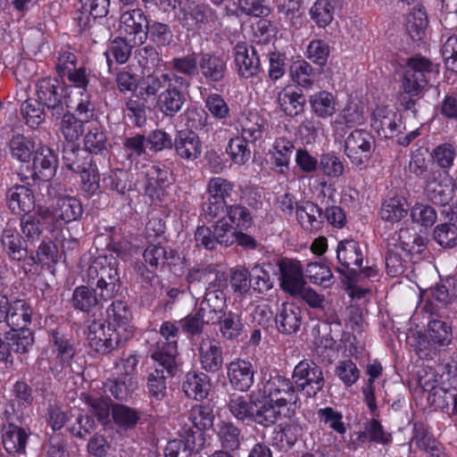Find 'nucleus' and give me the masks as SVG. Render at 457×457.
Returning <instances> with one entry per match:
<instances>
[{
  "label": "nucleus",
  "mask_w": 457,
  "mask_h": 457,
  "mask_svg": "<svg viewBox=\"0 0 457 457\" xmlns=\"http://www.w3.org/2000/svg\"><path fill=\"white\" fill-rule=\"evenodd\" d=\"M225 309L226 297L223 291L208 288L199 309L206 318V324H215L226 313Z\"/></svg>",
  "instance_id": "5701e85b"
},
{
  "label": "nucleus",
  "mask_w": 457,
  "mask_h": 457,
  "mask_svg": "<svg viewBox=\"0 0 457 457\" xmlns=\"http://www.w3.org/2000/svg\"><path fill=\"white\" fill-rule=\"evenodd\" d=\"M400 122V115L388 106L377 107L372 113L371 127L378 136L385 138L395 136Z\"/></svg>",
  "instance_id": "a211bd4d"
},
{
  "label": "nucleus",
  "mask_w": 457,
  "mask_h": 457,
  "mask_svg": "<svg viewBox=\"0 0 457 457\" xmlns=\"http://www.w3.org/2000/svg\"><path fill=\"white\" fill-rule=\"evenodd\" d=\"M176 154L187 161H194L202 154V142L199 137L191 130H180L174 138Z\"/></svg>",
  "instance_id": "393cba45"
},
{
  "label": "nucleus",
  "mask_w": 457,
  "mask_h": 457,
  "mask_svg": "<svg viewBox=\"0 0 457 457\" xmlns=\"http://www.w3.org/2000/svg\"><path fill=\"white\" fill-rule=\"evenodd\" d=\"M247 142H249L248 139L242 136L229 140L227 153L234 163L243 165L250 160L251 150L248 147Z\"/></svg>",
  "instance_id": "052dcab7"
},
{
  "label": "nucleus",
  "mask_w": 457,
  "mask_h": 457,
  "mask_svg": "<svg viewBox=\"0 0 457 457\" xmlns=\"http://www.w3.org/2000/svg\"><path fill=\"white\" fill-rule=\"evenodd\" d=\"M32 309L24 300L12 301V306L4 322L13 330L24 329L31 321Z\"/></svg>",
  "instance_id": "473e14b6"
},
{
  "label": "nucleus",
  "mask_w": 457,
  "mask_h": 457,
  "mask_svg": "<svg viewBox=\"0 0 457 457\" xmlns=\"http://www.w3.org/2000/svg\"><path fill=\"white\" fill-rule=\"evenodd\" d=\"M148 21L141 9L124 12L120 18L119 31L134 45H142L147 38Z\"/></svg>",
  "instance_id": "9d476101"
},
{
  "label": "nucleus",
  "mask_w": 457,
  "mask_h": 457,
  "mask_svg": "<svg viewBox=\"0 0 457 457\" xmlns=\"http://www.w3.org/2000/svg\"><path fill=\"white\" fill-rule=\"evenodd\" d=\"M185 100L182 91L171 83L158 96L157 107L165 116L173 117L181 110Z\"/></svg>",
  "instance_id": "c756f323"
},
{
  "label": "nucleus",
  "mask_w": 457,
  "mask_h": 457,
  "mask_svg": "<svg viewBox=\"0 0 457 457\" xmlns=\"http://www.w3.org/2000/svg\"><path fill=\"white\" fill-rule=\"evenodd\" d=\"M281 408L262 396V400L259 398L257 408H254L252 422L270 427L278 421L281 415Z\"/></svg>",
  "instance_id": "ea45409f"
},
{
  "label": "nucleus",
  "mask_w": 457,
  "mask_h": 457,
  "mask_svg": "<svg viewBox=\"0 0 457 457\" xmlns=\"http://www.w3.org/2000/svg\"><path fill=\"white\" fill-rule=\"evenodd\" d=\"M108 324L118 332L129 330V337L134 334V328L130 325L132 313L127 303L118 300L114 301L107 309Z\"/></svg>",
  "instance_id": "c85d7f7f"
},
{
  "label": "nucleus",
  "mask_w": 457,
  "mask_h": 457,
  "mask_svg": "<svg viewBox=\"0 0 457 457\" xmlns=\"http://www.w3.org/2000/svg\"><path fill=\"white\" fill-rule=\"evenodd\" d=\"M9 209L15 214L26 215L35 210V197L25 185H14L6 192Z\"/></svg>",
  "instance_id": "aec40b11"
},
{
  "label": "nucleus",
  "mask_w": 457,
  "mask_h": 457,
  "mask_svg": "<svg viewBox=\"0 0 457 457\" xmlns=\"http://www.w3.org/2000/svg\"><path fill=\"white\" fill-rule=\"evenodd\" d=\"M259 395L252 392L248 395L232 394L227 403L230 414L238 421L252 422L254 408H257Z\"/></svg>",
  "instance_id": "412c9836"
},
{
  "label": "nucleus",
  "mask_w": 457,
  "mask_h": 457,
  "mask_svg": "<svg viewBox=\"0 0 457 457\" xmlns=\"http://www.w3.org/2000/svg\"><path fill=\"white\" fill-rule=\"evenodd\" d=\"M428 344L435 349L448 345L452 341V329L445 321L432 320L428 322L427 329Z\"/></svg>",
  "instance_id": "c03bdc74"
},
{
  "label": "nucleus",
  "mask_w": 457,
  "mask_h": 457,
  "mask_svg": "<svg viewBox=\"0 0 457 457\" xmlns=\"http://www.w3.org/2000/svg\"><path fill=\"white\" fill-rule=\"evenodd\" d=\"M335 7L330 0H317L310 9L312 20L320 28H326L334 19Z\"/></svg>",
  "instance_id": "6e6d98bb"
},
{
  "label": "nucleus",
  "mask_w": 457,
  "mask_h": 457,
  "mask_svg": "<svg viewBox=\"0 0 457 457\" xmlns=\"http://www.w3.org/2000/svg\"><path fill=\"white\" fill-rule=\"evenodd\" d=\"M254 370L253 364L245 360L237 359L228 365V378L235 388L247 391L253 384Z\"/></svg>",
  "instance_id": "4be33fe9"
},
{
  "label": "nucleus",
  "mask_w": 457,
  "mask_h": 457,
  "mask_svg": "<svg viewBox=\"0 0 457 457\" xmlns=\"http://www.w3.org/2000/svg\"><path fill=\"white\" fill-rule=\"evenodd\" d=\"M364 121L363 111L359 104L349 101L344 109L337 114L334 124L345 125L352 128L361 125Z\"/></svg>",
  "instance_id": "4d7b16f0"
},
{
  "label": "nucleus",
  "mask_w": 457,
  "mask_h": 457,
  "mask_svg": "<svg viewBox=\"0 0 457 457\" xmlns=\"http://www.w3.org/2000/svg\"><path fill=\"white\" fill-rule=\"evenodd\" d=\"M27 439L28 435L22 428L9 424L3 428V445L11 454L24 453Z\"/></svg>",
  "instance_id": "f704fd0d"
},
{
  "label": "nucleus",
  "mask_w": 457,
  "mask_h": 457,
  "mask_svg": "<svg viewBox=\"0 0 457 457\" xmlns=\"http://www.w3.org/2000/svg\"><path fill=\"white\" fill-rule=\"evenodd\" d=\"M160 338L150 348V355L154 361H162L170 368L178 355L179 326L173 321H163L159 328Z\"/></svg>",
  "instance_id": "423d86ee"
},
{
  "label": "nucleus",
  "mask_w": 457,
  "mask_h": 457,
  "mask_svg": "<svg viewBox=\"0 0 457 457\" xmlns=\"http://www.w3.org/2000/svg\"><path fill=\"white\" fill-rule=\"evenodd\" d=\"M281 288L291 295H299L305 285L303 268L299 261L282 259L278 262Z\"/></svg>",
  "instance_id": "4468645a"
},
{
  "label": "nucleus",
  "mask_w": 457,
  "mask_h": 457,
  "mask_svg": "<svg viewBox=\"0 0 457 457\" xmlns=\"http://www.w3.org/2000/svg\"><path fill=\"white\" fill-rule=\"evenodd\" d=\"M129 330L118 332L109 324L93 321L87 329V341L90 348L98 353L105 354L129 338Z\"/></svg>",
  "instance_id": "39448f33"
},
{
  "label": "nucleus",
  "mask_w": 457,
  "mask_h": 457,
  "mask_svg": "<svg viewBox=\"0 0 457 457\" xmlns=\"http://www.w3.org/2000/svg\"><path fill=\"white\" fill-rule=\"evenodd\" d=\"M289 72L292 79L303 87H311L316 79V72L304 60L294 62L290 66Z\"/></svg>",
  "instance_id": "3c124183"
},
{
  "label": "nucleus",
  "mask_w": 457,
  "mask_h": 457,
  "mask_svg": "<svg viewBox=\"0 0 457 457\" xmlns=\"http://www.w3.org/2000/svg\"><path fill=\"white\" fill-rule=\"evenodd\" d=\"M184 17L186 21L191 20L190 22H187V26L196 27L204 31L212 32L220 25L216 11L206 4L193 5L188 12H185Z\"/></svg>",
  "instance_id": "6ab92c4d"
},
{
  "label": "nucleus",
  "mask_w": 457,
  "mask_h": 457,
  "mask_svg": "<svg viewBox=\"0 0 457 457\" xmlns=\"http://www.w3.org/2000/svg\"><path fill=\"white\" fill-rule=\"evenodd\" d=\"M219 324V331L226 341L235 342L239 339L244 331V325L239 315L228 312L216 322Z\"/></svg>",
  "instance_id": "79ce46f5"
},
{
  "label": "nucleus",
  "mask_w": 457,
  "mask_h": 457,
  "mask_svg": "<svg viewBox=\"0 0 457 457\" xmlns=\"http://www.w3.org/2000/svg\"><path fill=\"white\" fill-rule=\"evenodd\" d=\"M137 386V379H132L131 378H124L119 376H117V378L108 379L104 383L105 392H109L118 400H126Z\"/></svg>",
  "instance_id": "8fccbe9b"
},
{
  "label": "nucleus",
  "mask_w": 457,
  "mask_h": 457,
  "mask_svg": "<svg viewBox=\"0 0 457 457\" xmlns=\"http://www.w3.org/2000/svg\"><path fill=\"white\" fill-rule=\"evenodd\" d=\"M154 361V370L149 374L147 379L148 393L156 400H162L166 395V378L174 375L176 361L171 363L170 368L163 364L162 361Z\"/></svg>",
  "instance_id": "b1692460"
},
{
  "label": "nucleus",
  "mask_w": 457,
  "mask_h": 457,
  "mask_svg": "<svg viewBox=\"0 0 457 457\" xmlns=\"http://www.w3.org/2000/svg\"><path fill=\"white\" fill-rule=\"evenodd\" d=\"M37 100L46 108L53 119L60 120L69 103L64 84L55 78H43L36 85Z\"/></svg>",
  "instance_id": "f03ea898"
},
{
  "label": "nucleus",
  "mask_w": 457,
  "mask_h": 457,
  "mask_svg": "<svg viewBox=\"0 0 457 457\" xmlns=\"http://www.w3.org/2000/svg\"><path fill=\"white\" fill-rule=\"evenodd\" d=\"M199 68L206 79L217 82L225 75L226 62L220 56L204 54L200 60Z\"/></svg>",
  "instance_id": "a19ab883"
},
{
  "label": "nucleus",
  "mask_w": 457,
  "mask_h": 457,
  "mask_svg": "<svg viewBox=\"0 0 457 457\" xmlns=\"http://www.w3.org/2000/svg\"><path fill=\"white\" fill-rule=\"evenodd\" d=\"M405 200L400 197H392L385 201L380 209V217L388 222H398L407 214Z\"/></svg>",
  "instance_id": "864d4df0"
},
{
  "label": "nucleus",
  "mask_w": 457,
  "mask_h": 457,
  "mask_svg": "<svg viewBox=\"0 0 457 457\" xmlns=\"http://www.w3.org/2000/svg\"><path fill=\"white\" fill-rule=\"evenodd\" d=\"M337 257L341 267L337 270L341 273L345 272L344 269H347L351 273H355L358 270L365 278H374L378 275L375 267L367 266L361 269L362 262V253L359 244L354 240H344L337 245Z\"/></svg>",
  "instance_id": "6e6552de"
},
{
  "label": "nucleus",
  "mask_w": 457,
  "mask_h": 457,
  "mask_svg": "<svg viewBox=\"0 0 457 457\" xmlns=\"http://www.w3.org/2000/svg\"><path fill=\"white\" fill-rule=\"evenodd\" d=\"M216 435L223 449L226 451L237 450L241 445L243 436L241 430L230 421H220L216 425Z\"/></svg>",
  "instance_id": "72a5a7b5"
},
{
  "label": "nucleus",
  "mask_w": 457,
  "mask_h": 457,
  "mask_svg": "<svg viewBox=\"0 0 457 457\" xmlns=\"http://www.w3.org/2000/svg\"><path fill=\"white\" fill-rule=\"evenodd\" d=\"M103 185L105 188L116 191L121 195L131 191L133 188L129 174L124 170H115L110 171L103 178Z\"/></svg>",
  "instance_id": "09e8293b"
},
{
  "label": "nucleus",
  "mask_w": 457,
  "mask_h": 457,
  "mask_svg": "<svg viewBox=\"0 0 457 457\" xmlns=\"http://www.w3.org/2000/svg\"><path fill=\"white\" fill-rule=\"evenodd\" d=\"M372 143L373 139L369 132L355 129L345 138V153L353 164L361 166L369 160Z\"/></svg>",
  "instance_id": "ddd939ff"
},
{
  "label": "nucleus",
  "mask_w": 457,
  "mask_h": 457,
  "mask_svg": "<svg viewBox=\"0 0 457 457\" xmlns=\"http://www.w3.org/2000/svg\"><path fill=\"white\" fill-rule=\"evenodd\" d=\"M306 276L313 284L328 287L334 284V276L330 268L319 262H310L305 269Z\"/></svg>",
  "instance_id": "5fc2aeb1"
},
{
  "label": "nucleus",
  "mask_w": 457,
  "mask_h": 457,
  "mask_svg": "<svg viewBox=\"0 0 457 457\" xmlns=\"http://www.w3.org/2000/svg\"><path fill=\"white\" fill-rule=\"evenodd\" d=\"M210 379L204 373H187L182 388L189 398L196 401L204 400L210 391Z\"/></svg>",
  "instance_id": "2f4dec72"
},
{
  "label": "nucleus",
  "mask_w": 457,
  "mask_h": 457,
  "mask_svg": "<svg viewBox=\"0 0 457 457\" xmlns=\"http://www.w3.org/2000/svg\"><path fill=\"white\" fill-rule=\"evenodd\" d=\"M106 137L96 124H89L85 135L84 146L90 153L98 154L105 149Z\"/></svg>",
  "instance_id": "338daca9"
},
{
  "label": "nucleus",
  "mask_w": 457,
  "mask_h": 457,
  "mask_svg": "<svg viewBox=\"0 0 457 457\" xmlns=\"http://www.w3.org/2000/svg\"><path fill=\"white\" fill-rule=\"evenodd\" d=\"M55 215L65 222L78 220L83 213L80 202L69 195L59 197L54 207Z\"/></svg>",
  "instance_id": "37998d69"
},
{
  "label": "nucleus",
  "mask_w": 457,
  "mask_h": 457,
  "mask_svg": "<svg viewBox=\"0 0 457 457\" xmlns=\"http://www.w3.org/2000/svg\"><path fill=\"white\" fill-rule=\"evenodd\" d=\"M294 150V145L291 141L279 137L274 144L273 163L279 173H285L288 168V163Z\"/></svg>",
  "instance_id": "603ef678"
},
{
  "label": "nucleus",
  "mask_w": 457,
  "mask_h": 457,
  "mask_svg": "<svg viewBox=\"0 0 457 457\" xmlns=\"http://www.w3.org/2000/svg\"><path fill=\"white\" fill-rule=\"evenodd\" d=\"M60 119V131L64 138L70 143L79 140L85 131V122L70 113L68 109Z\"/></svg>",
  "instance_id": "49530a36"
},
{
  "label": "nucleus",
  "mask_w": 457,
  "mask_h": 457,
  "mask_svg": "<svg viewBox=\"0 0 457 457\" xmlns=\"http://www.w3.org/2000/svg\"><path fill=\"white\" fill-rule=\"evenodd\" d=\"M263 397L276 403L278 407L295 404L298 400L293 382L283 376L270 377L263 386Z\"/></svg>",
  "instance_id": "f8f14e48"
},
{
  "label": "nucleus",
  "mask_w": 457,
  "mask_h": 457,
  "mask_svg": "<svg viewBox=\"0 0 457 457\" xmlns=\"http://www.w3.org/2000/svg\"><path fill=\"white\" fill-rule=\"evenodd\" d=\"M214 416L212 410L205 405H195L191 408L187 420L197 429L204 430L213 425Z\"/></svg>",
  "instance_id": "69168bd1"
},
{
  "label": "nucleus",
  "mask_w": 457,
  "mask_h": 457,
  "mask_svg": "<svg viewBox=\"0 0 457 457\" xmlns=\"http://www.w3.org/2000/svg\"><path fill=\"white\" fill-rule=\"evenodd\" d=\"M425 190L428 199L437 205L448 204L454 195L452 179L439 170H430L425 178Z\"/></svg>",
  "instance_id": "9b49d317"
},
{
  "label": "nucleus",
  "mask_w": 457,
  "mask_h": 457,
  "mask_svg": "<svg viewBox=\"0 0 457 457\" xmlns=\"http://www.w3.org/2000/svg\"><path fill=\"white\" fill-rule=\"evenodd\" d=\"M86 277L88 284L96 285L102 298L112 299L118 292V270L115 263L109 262L106 257L96 258L88 266Z\"/></svg>",
  "instance_id": "f257e3e1"
},
{
  "label": "nucleus",
  "mask_w": 457,
  "mask_h": 457,
  "mask_svg": "<svg viewBox=\"0 0 457 457\" xmlns=\"http://www.w3.org/2000/svg\"><path fill=\"white\" fill-rule=\"evenodd\" d=\"M235 64L240 77L249 79L260 70V60L255 48L245 42H239L234 48Z\"/></svg>",
  "instance_id": "dca6fc26"
},
{
  "label": "nucleus",
  "mask_w": 457,
  "mask_h": 457,
  "mask_svg": "<svg viewBox=\"0 0 457 457\" xmlns=\"http://www.w3.org/2000/svg\"><path fill=\"white\" fill-rule=\"evenodd\" d=\"M317 416L321 425L334 430L339 435H344L346 432L342 413L334 410L332 407L320 409L317 412Z\"/></svg>",
  "instance_id": "0e129e2a"
},
{
  "label": "nucleus",
  "mask_w": 457,
  "mask_h": 457,
  "mask_svg": "<svg viewBox=\"0 0 457 457\" xmlns=\"http://www.w3.org/2000/svg\"><path fill=\"white\" fill-rule=\"evenodd\" d=\"M136 46L124 37L114 39L105 53L109 66L111 67L112 59L120 64L126 63L130 56L131 48Z\"/></svg>",
  "instance_id": "bf43d9fd"
},
{
  "label": "nucleus",
  "mask_w": 457,
  "mask_h": 457,
  "mask_svg": "<svg viewBox=\"0 0 457 457\" xmlns=\"http://www.w3.org/2000/svg\"><path fill=\"white\" fill-rule=\"evenodd\" d=\"M293 378L296 387L308 396L316 395L325 384L321 369L310 361H302L295 367Z\"/></svg>",
  "instance_id": "1a4fd4ad"
},
{
  "label": "nucleus",
  "mask_w": 457,
  "mask_h": 457,
  "mask_svg": "<svg viewBox=\"0 0 457 457\" xmlns=\"http://www.w3.org/2000/svg\"><path fill=\"white\" fill-rule=\"evenodd\" d=\"M170 184V172L159 166H152L146 173L145 194L153 200H162L164 188Z\"/></svg>",
  "instance_id": "cd10ccee"
},
{
  "label": "nucleus",
  "mask_w": 457,
  "mask_h": 457,
  "mask_svg": "<svg viewBox=\"0 0 457 457\" xmlns=\"http://www.w3.org/2000/svg\"><path fill=\"white\" fill-rule=\"evenodd\" d=\"M428 26L426 12L421 9L413 10L406 19V29L410 37L414 40H420Z\"/></svg>",
  "instance_id": "e2e57ef3"
},
{
  "label": "nucleus",
  "mask_w": 457,
  "mask_h": 457,
  "mask_svg": "<svg viewBox=\"0 0 457 457\" xmlns=\"http://www.w3.org/2000/svg\"><path fill=\"white\" fill-rule=\"evenodd\" d=\"M276 323L282 333H296L302 325L301 309L293 303H282L276 315Z\"/></svg>",
  "instance_id": "a878e982"
},
{
  "label": "nucleus",
  "mask_w": 457,
  "mask_h": 457,
  "mask_svg": "<svg viewBox=\"0 0 457 457\" xmlns=\"http://www.w3.org/2000/svg\"><path fill=\"white\" fill-rule=\"evenodd\" d=\"M57 159L53 151L46 146L37 149L28 162L21 164L18 175L22 181L29 179L49 180L54 176Z\"/></svg>",
  "instance_id": "20e7f679"
},
{
  "label": "nucleus",
  "mask_w": 457,
  "mask_h": 457,
  "mask_svg": "<svg viewBox=\"0 0 457 457\" xmlns=\"http://www.w3.org/2000/svg\"><path fill=\"white\" fill-rule=\"evenodd\" d=\"M110 300L102 298L101 292L86 286L77 287L72 294L71 303L75 309L89 312L103 307V303Z\"/></svg>",
  "instance_id": "bb28decb"
},
{
  "label": "nucleus",
  "mask_w": 457,
  "mask_h": 457,
  "mask_svg": "<svg viewBox=\"0 0 457 457\" xmlns=\"http://www.w3.org/2000/svg\"><path fill=\"white\" fill-rule=\"evenodd\" d=\"M312 111L321 119L332 117L337 111L336 97L328 91L322 90L312 95L309 98Z\"/></svg>",
  "instance_id": "c9c22d12"
},
{
  "label": "nucleus",
  "mask_w": 457,
  "mask_h": 457,
  "mask_svg": "<svg viewBox=\"0 0 457 457\" xmlns=\"http://www.w3.org/2000/svg\"><path fill=\"white\" fill-rule=\"evenodd\" d=\"M53 352L63 367H71V361L75 354L72 343L58 332H53Z\"/></svg>",
  "instance_id": "13d9d810"
},
{
  "label": "nucleus",
  "mask_w": 457,
  "mask_h": 457,
  "mask_svg": "<svg viewBox=\"0 0 457 457\" xmlns=\"http://www.w3.org/2000/svg\"><path fill=\"white\" fill-rule=\"evenodd\" d=\"M278 102L281 110L293 117L303 111L305 99L302 94L291 88H285L278 93Z\"/></svg>",
  "instance_id": "a18cd8bd"
},
{
  "label": "nucleus",
  "mask_w": 457,
  "mask_h": 457,
  "mask_svg": "<svg viewBox=\"0 0 457 457\" xmlns=\"http://www.w3.org/2000/svg\"><path fill=\"white\" fill-rule=\"evenodd\" d=\"M296 217L305 230H318L321 228L323 214L321 209L313 203L307 202L297 207Z\"/></svg>",
  "instance_id": "e433bc0d"
},
{
  "label": "nucleus",
  "mask_w": 457,
  "mask_h": 457,
  "mask_svg": "<svg viewBox=\"0 0 457 457\" xmlns=\"http://www.w3.org/2000/svg\"><path fill=\"white\" fill-rule=\"evenodd\" d=\"M434 73L435 66L428 58L421 55L409 58L403 75V90L411 96H418L427 87Z\"/></svg>",
  "instance_id": "7ed1b4c3"
},
{
  "label": "nucleus",
  "mask_w": 457,
  "mask_h": 457,
  "mask_svg": "<svg viewBox=\"0 0 457 457\" xmlns=\"http://www.w3.org/2000/svg\"><path fill=\"white\" fill-rule=\"evenodd\" d=\"M241 136L254 144L262 140L266 123L256 112H249L240 120Z\"/></svg>",
  "instance_id": "4c0bfd02"
},
{
  "label": "nucleus",
  "mask_w": 457,
  "mask_h": 457,
  "mask_svg": "<svg viewBox=\"0 0 457 457\" xmlns=\"http://www.w3.org/2000/svg\"><path fill=\"white\" fill-rule=\"evenodd\" d=\"M54 220L52 212L44 207H38L33 212L23 215L21 219V228L23 235L29 241H37L39 239L45 228L53 231L54 228L49 227Z\"/></svg>",
  "instance_id": "2eb2a0df"
},
{
  "label": "nucleus",
  "mask_w": 457,
  "mask_h": 457,
  "mask_svg": "<svg viewBox=\"0 0 457 457\" xmlns=\"http://www.w3.org/2000/svg\"><path fill=\"white\" fill-rule=\"evenodd\" d=\"M1 244L10 258L21 261L27 255L25 241L15 228L7 225L1 236Z\"/></svg>",
  "instance_id": "7c9ffc66"
},
{
  "label": "nucleus",
  "mask_w": 457,
  "mask_h": 457,
  "mask_svg": "<svg viewBox=\"0 0 457 457\" xmlns=\"http://www.w3.org/2000/svg\"><path fill=\"white\" fill-rule=\"evenodd\" d=\"M208 201L203 204V212L206 219L216 218L222 207L228 205V201H233V184L221 177L212 178L206 186Z\"/></svg>",
  "instance_id": "0eeeda50"
},
{
  "label": "nucleus",
  "mask_w": 457,
  "mask_h": 457,
  "mask_svg": "<svg viewBox=\"0 0 457 457\" xmlns=\"http://www.w3.org/2000/svg\"><path fill=\"white\" fill-rule=\"evenodd\" d=\"M174 79L177 83L182 84L183 79L173 75L172 78L167 73L160 75L151 74L146 76L140 84V95L147 97L155 96L161 89L167 88Z\"/></svg>",
  "instance_id": "58836bf2"
},
{
  "label": "nucleus",
  "mask_w": 457,
  "mask_h": 457,
  "mask_svg": "<svg viewBox=\"0 0 457 457\" xmlns=\"http://www.w3.org/2000/svg\"><path fill=\"white\" fill-rule=\"evenodd\" d=\"M226 220L235 228H247L253 223V216L250 210L239 204H229L225 207Z\"/></svg>",
  "instance_id": "de8ad7c7"
},
{
  "label": "nucleus",
  "mask_w": 457,
  "mask_h": 457,
  "mask_svg": "<svg viewBox=\"0 0 457 457\" xmlns=\"http://www.w3.org/2000/svg\"><path fill=\"white\" fill-rule=\"evenodd\" d=\"M434 239L443 247L453 248L457 245V228L452 223L437 225L434 229Z\"/></svg>",
  "instance_id": "774afa93"
},
{
  "label": "nucleus",
  "mask_w": 457,
  "mask_h": 457,
  "mask_svg": "<svg viewBox=\"0 0 457 457\" xmlns=\"http://www.w3.org/2000/svg\"><path fill=\"white\" fill-rule=\"evenodd\" d=\"M198 358L202 368L207 372H217L223 364L222 348L219 341L206 337L199 343Z\"/></svg>",
  "instance_id": "f3484780"
},
{
  "label": "nucleus",
  "mask_w": 457,
  "mask_h": 457,
  "mask_svg": "<svg viewBox=\"0 0 457 457\" xmlns=\"http://www.w3.org/2000/svg\"><path fill=\"white\" fill-rule=\"evenodd\" d=\"M9 341L11 351L16 353H25L34 343L33 334L29 329L12 330L5 335Z\"/></svg>",
  "instance_id": "680f3d73"
}]
</instances>
